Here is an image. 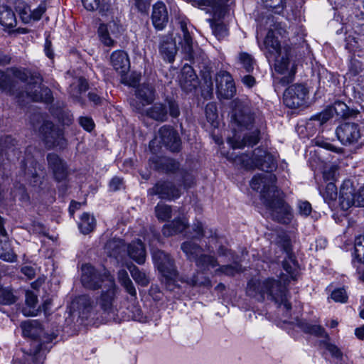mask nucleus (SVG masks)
I'll return each mask as SVG.
<instances>
[{"label": "nucleus", "mask_w": 364, "mask_h": 364, "mask_svg": "<svg viewBox=\"0 0 364 364\" xmlns=\"http://www.w3.org/2000/svg\"><path fill=\"white\" fill-rule=\"evenodd\" d=\"M183 280L186 282L188 284L191 286H203L205 287H211V282L207 277H203L201 279H199L198 275H193L191 277H186L183 278Z\"/></svg>", "instance_id": "nucleus-49"}, {"label": "nucleus", "mask_w": 364, "mask_h": 364, "mask_svg": "<svg viewBox=\"0 0 364 364\" xmlns=\"http://www.w3.org/2000/svg\"><path fill=\"white\" fill-rule=\"evenodd\" d=\"M297 208L299 215L304 217L309 216L312 211L311 203L306 200L299 201Z\"/></svg>", "instance_id": "nucleus-57"}, {"label": "nucleus", "mask_w": 364, "mask_h": 364, "mask_svg": "<svg viewBox=\"0 0 364 364\" xmlns=\"http://www.w3.org/2000/svg\"><path fill=\"white\" fill-rule=\"evenodd\" d=\"M154 168L166 173H173L179 168V164L176 160L166 157H154L152 159Z\"/></svg>", "instance_id": "nucleus-26"}, {"label": "nucleus", "mask_w": 364, "mask_h": 364, "mask_svg": "<svg viewBox=\"0 0 364 364\" xmlns=\"http://www.w3.org/2000/svg\"><path fill=\"white\" fill-rule=\"evenodd\" d=\"M284 252L286 257L283 261V268L290 275L292 279H296L298 264L295 257L287 247L284 248Z\"/></svg>", "instance_id": "nucleus-34"}, {"label": "nucleus", "mask_w": 364, "mask_h": 364, "mask_svg": "<svg viewBox=\"0 0 364 364\" xmlns=\"http://www.w3.org/2000/svg\"><path fill=\"white\" fill-rule=\"evenodd\" d=\"M118 280L120 284L124 288L126 291L132 296L136 297V291L133 282L129 277L128 273L124 269L118 272Z\"/></svg>", "instance_id": "nucleus-40"}, {"label": "nucleus", "mask_w": 364, "mask_h": 364, "mask_svg": "<svg viewBox=\"0 0 364 364\" xmlns=\"http://www.w3.org/2000/svg\"><path fill=\"white\" fill-rule=\"evenodd\" d=\"M132 315L130 316L132 319L139 321L145 322L146 321V316H144L142 310L138 305H132L129 308Z\"/></svg>", "instance_id": "nucleus-53"}, {"label": "nucleus", "mask_w": 364, "mask_h": 364, "mask_svg": "<svg viewBox=\"0 0 364 364\" xmlns=\"http://www.w3.org/2000/svg\"><path fill=\"white\" fill-rule=\"evenodd\" d=\"M264 45L265 55L269 61H274V70L277 73H284L289 65L290 53L287 48H282L279 41L275 37L272 30L268 31Z\"/></svg>", "instance_id": "nucleus-5"}, {"label": "nucleus", "mask_w": 364, "mask_h": 364, "mask_svg": "<svg viewBox=\"0 0 364 364\" xmlns=\"http://www.w3.org/2000/svg\"><path fill=\"white\" fill-rule=\"evenodd\" d=\"M187 227L188 223L185 220L176 218L171 223L164 225L162 233L166 237H171L183 232Z\"/></svg>", "instance_id": "nucleus-30"}, {"label": "nucleus", "mask_w": 364, "mask_h": 364, "mask_svg": "<svg viewBox=\"0 0 364 364\" xmlns=\"http://www.w3.org/2000/svg\"><path fill=\"white\" fill-rule=\"evenodd\" d=\"M129 256L139 264L144 263L146 251L141 240L132 242L127 247Z\"/></svg>", "instance_id": "nucleus-28"}, {"label": "nucleus", "mask_w": 364, "mask_h": 364, "mask_svg": "<svg viewBox=\"0 0 364 364\" xmlns=\"http://www.w3.org/2000/svg\"><path fill=\"white\" fill-rule=\"evenodd\" d=\"M282 77L274 76L273 85L276 91L292 82L296 73V65L289 60V65L284 73H278Z\"/></svg>", "instance_id": "nucleus-22"}, {"label": "nucleus", "mask_w": 364, "mask_h": 364, "mask_svg": "<svg viewBox=\"0 0 364 364\" xmlns=\"http://www.w3.org/2000/svg\"><path fill=\"white\" fill-rule=\"evenodd\" d=\"M168 108L171 117L177 118L180 115L178 105L173 100H167L166 104L155 103L146 109V115L157 122H166L168 119Z\"/></svg>", "instance_id": "nucleus-8"}, {"label": "nucleus", "mask_w": 364, "mask_h": 364, "mask_svg": "<svg viewBox=\"0 0 364 364\" xmlns=\"http://www.w3.org/2000/svg\"><path fill=\"white\" fill-rule=\"evenodd\" d=\"M95 225V218L89 213H85L81 216L78 226L83 234H88L94 230Z\"/></svg>", "instance_id": "nucleus-41"}, {"label": "nucleus", "mask_w": 364, "mask_h": 364, "mask_svg": "<svg viewBox=\"0 0 364 364\" xmlns=\"http://www.w3.org/2000/svg\"><path fill=\"white\" fill-rule=\"evenodd\" d=\"M338 139L344 146L353 145L358 142L361 136L359 125L354 122H345L336 129Z\"/></svg>", "instance_id": "nucleus-11"}, {"label": "nucleus", "mask_w": 364, "mask_h": 364, "mask_svg": "<svg viewBox=\"0 0 364 364\" xmlns=\"http://www.w3.org/2000/svg\"><path fill=\"white\" fill-rule=\"evenodd\" d=\"M181 84L183 89L191 91L197 87V77L189 66H184L182 73Z\"/></svg>", "instance_id": "nucleus-32"}, {"label": "nucleus", "mask_w": 364, "mask_h": 364, "mask_svg": "<svg viewBox=\"0 0 364 364\" xmlns=\"http://www.w3.org/2000/svg\"><path fill=\"white\" fill-rule=\"evenodd\" d=\"M151 18L156 30L161 31L166 26L168 14L166 5L162 1H158L153 5Z\"/></svg>", "instance_id": "nucleus-21"}, {"label": "nucleus", "mask_w": 364, "mask_h": 364, "mask_svg": "<svg viewBox=\"0 0 364 364\" xmlns=\"http://www.w3.org/2000/svg\"><path fill=\"white\" fill-rule=\"evenodd\" d=\"M154 262L167 282L174 281L178 276L174 259L164 251L156 250L152 252Z\"/></svg>", "instance_id": "nucleus-7"}, {"label": "nucleus", "mask_w": 364, "mask_h": 364, "mask_svg": "<svg viewBox=\"0 0 364 364\" xmlns=\"http://www.w3.org/2000/svg\"><path fill=\"white\" fill-rule=\"evenodd\" d=\"M39 132L48 148L51 149L55 146L63 148L65 145L62 129L54 126L52 122H44Z\"/></svg>", "instance_id": "nucleus-9"}, {"label": "nucleus", "mask_w": 364, "mask_h": 364, "mask_svg": "<svg viewBox=\"0 0 364 364\" xmlns=\"http://www.w3.org/2000/svg\"><path fill=\"white\" fill-rule=\"evenodd\" d=\"M171 207L164 203H158L155 207V214L160 221H166L171 218Z\"/></svg>", "instance_id": "nucleus-42"}, {"label": "nucleus", "mask_w": 364, "mask_h": 364, "mask_svg": "<svg viewBox=\"0 0 364 364\" xmlns=\"http://www.w3.org/2000/svg\"><path fill=\"white\" fill-rule=\"evenodd\" d=\"M308 95L307 88L301 84L289 86L284 93V103L289 108H297L304 105Z\"/></svg>", "instance_id": "nucleus-12"}, {"label": "nucleus", "mask_w": 364, "mask_h": 364, "mask_svg": "<svg viewBox=\"0 0 364 364\" xmlns=\"http://www.w3.org/2000/svg\"><path fill=\"white\" fill-rule=\"evenodd\" d=\"M148 194L157 195L161 199L171 200L178 198L181 196V191L172 182L161 181L148 190Z\"/></svg>", "instance_id": "nucleus-17"}, {"label": "nucleus", "mask_w": 364, "mask_h": 364, "mask_svg": "<svg viewBox=\"0 0 364 364\" xmlns=\"http://www.w3.org/2000/svg\"><path fill=\"white\" fill-rule=\"evenodd\" d=\"M131 275L134 280L142 287H146L150 282L149 277L144 273L141 272L136 267H134L130 269Z\"/></svg>", "instance_id": "nucleus-46"}, {"label": "nucleus", "mask_w": 364, "mask_h": 364, "mask_svg": "<svg viewBox=\"0 0 364 364\" xmlns=\"http://www.w3.org/2000/svg\"><path fill=\"white\" fill-rule=\"evenodd\" d=\"M231 114L232 135L228 143L232 149L253 146L260 139V129L255 122V114L245 102L236 100Z\"/></svg>", "instance_id": "nucleus-2"}, {"label": "nucleus", "mask_w": 364, "mask_h": 364, "mask_svg": "<svg viewBox=\"0 0 364 364\" xmlns=\"http://www.w3.org/2000/svg\"><path fill=\"white\" fill-rule=\"evenodd\" d=\"M30 82L26 85V96L33 102H51L53 97L51 90L46 87H41V80H34L31 78Z\"/></svg>", "instance_id": "nucleus-15"}, {"label": "nucleus", "mask_w": 364, "mask_h": 364, "mask_svg": "<svg viewBox=\"0 0 364 364\" xmlns=\"http://www.w3.org/2000/svg\"><path fill=\"white\" fill-rule=\"evenodd\" d=\"M236 165L246 169L258 168L265 172L253 177L251 181L252 189L261 192V198L266 208L269 210L273 220L283 224H288L292 219L290 207L282 198V193L275 186L276 176L271 173L277 168V163L272 154L264 149L257 148L251 156L247 154L240 156H228Z\"/></svg>", "instance_id": "nucleus-1"}, {"label": "nucleus", "mask_w": 364, "mask_h": 364, "mask_svg": "<svg viewBox=\"0 0 364 364\" xmlns=\"http://www.w3.org/2000/svg\"><path fill=\"white\" fill-rule=\"evenodd\" d=\"M7 73H11L14 77L22 82L27 81L29 77L28 73L23 68H12L8 70Z\"/></svg>", "instance_id": "nucleus-55"}, {"label": "nucleus", "mask_w": 364, "mask_h": 364, "mask_svg": "<svg viewBox=\"0 0 364 364\" xmlns=\"http://www.w3.org/2000/svg\"><path fill=\"white\" fill-rule=\"evenodd\" d=\"M111 63L114 70L122 75L126 74L130 68L128 55L122 50L114 51L112 54Z\"/></svg>", "instance_id": "nucleus-23"}, {"label": "nucleus", "mask_w": 364, "mask_h": 364, "mask_svg": "<svg viewBox=\"0 0 364 364\" xmlns=\"http://www.w3.org/2000/svg\"><path fill=\"white\" fill-rule=\"evenodd\" d=\"M88 88L86 80L82 77H75L70 85L68 92L71 97L78 100L80 95L85 92Z\"/></svg>", "instance_id": "nucleus-31"}, {"label": "nucleus", "mask_w": 364, "mask_h": 364, "mask_svg": "<svg viewBox=\"0 0 364 364\" xmlns=\"http://www.w3.org/2000/svg\"><path fill=\"white\" fill-rule=\"evenodd\" d=\"M324 344L326 350H328L330 352L332 356L338 359L342 358L343 353L336 346L329 343H324Z\"/></svg>", "instance_id": "nucleus-62"}, {"label": "nucleus", "mask_w": 364, "mask_h": 364, "mask_svg": "<svg viewBox=\"0 0 364 364\" xmlns=\"http://www.w3.org/2000/svg\"><path fill=\"white\" fill-rule=\"evenodd\" d=\"M0 24L5 28H14L16 25L14 12L7 6L0 7Z\"/></svg>", "instance_id": "nucleus-38"}, {"label": "nucleus", "mask_w": 364, "mask_h": 364, "mask_svg": "<svg viewBox=\"0 0 364 364\" xmlns=\"http://www.w3.org/2000/svg\"><path fill=\"white\" fill-rule=\"evenodd\" d=\"M107 254L118 259L125 252V245L120 239H112L109 240L105 247Z\"/></svg>", "instance_id": "nucleus-29"}, {"label": "nucleus", "mask_w": 364, "mask_h": 364, "mask_svg": "<svg viewBox=\"0 0 364 364\" xmlns=\"http://www.w3.org/2000/svg\"><path fill=\"white\" fill-rule=\"evenodd\" d=\"M205 112L209 122L213 123L218 118L217 107L213 103H208L205 106Z\"/></svg>", "instance_id": "nucleus-54"}, {"label": "nucleus", "mask_w": 364, "mask_h": 364, "mask_svg": "<svg viewBox=\"0 0 364 364\" xmlns=\"http://www.w3.org/2000/svg\"><path fill=\"white\" fill-rule=\"evenodd\" d=\"M16 296L11 289L0 287V304L11 305L16 302Z\"/></svg>", "instance_id": "nucleus-45"}, {"label": "nucleus", "mask_w": 364, "mask_h": 364, "mask_svg": "<svg viewBox=\"0 0 364 364\" xmlns=\"http://www.w3.org/2000/svg\"><path fill=\"white\" fill-rule=\"evenodd\" d=\"M159 52L163 59L168 63H173L178 51L175 38L171 35L163 36L160 38Z\"/></svg>", "instance_id": "nucleus-19"}, {"label": "nucleus", "mask_w": 364, "mask_h": 364, "mask_svg": "<svg viewBox=\"0 0 364 364\" xmlns=\"http://www.w3.org/2000/svg\"><path fill=\"white\" fill-rule=\"evenodd\" d=\"M346 48L350 52H355L358 48V41L354 37L348 36L346 38Z\"/></svg>", "instance_id": "nucleus-64"}, {"label": "nucleus", "mask_w": 364, "mask_h": 364, "mask_svg": "<svg viewBox=\"0 0 364 364\" xmlns=\"http://www.w3.org/2000/svg\"><path fill=\"white\" fill-rule=\"evenodd\" d=\"M14 87L13 80L8 73L0 70V89L11 92Z\"/></svg>", "instance_id": "nucleus-48"}, {"label": "nucleus", "mask_w": 364, "mask_h": 364, "mask_svg": "<svg viewBox=\"0 0 364 364\" xmlns=\"http://www.w3.org/2000/svg\"><path fill=\"white\" fill-rule=\"evenodd\" d=\"M180 27L181 30V34L183 39L181 41V48L183 52L185 53V58L186 60H191L193 58V41L192 38L188 31L186 22L181 21Z\"/></svg>", "instance_id": "nucleus-27"}, {"label": "nucleus", "mask_w": 364, "mask_h": 364, "mask_svg": "<svg viewBox=\"0 0 364 364\" xmlns=\"http://www.w3.org/2000/svg\"><path fill=\"white\" fill-rule=\"evenodd\" d=\"M107 276L112 277L106 269L99 271L90 264H85L81 267L80 281L82 286L87 289L97 290L105 287Z\"/></svg>", "instance_id": "nucleus-6"}, {"label": "nucleus", "mask_w": 364, "mask_h": 364, "mask_svg": "<svg viewBox=\"0 0 364 364\" xmlns=\"http://www.w3.org/2000/svg\"><path fill=\"white\" fill-rule=\"evenodd\" d=\"M355 260L364 262V235H360L355 240Z\"/></svg>", "instance_id": "nucleus-50"}, {"label": "nucleus", "mask_w": 364, "mask_h": 364, "mask_svg": "<svg viewBox=\"0 0 364 364\" xmlns=\"http://www.w3.org/2000/svg\"><path fill=\"white\" fill-rule=\"evenodd\" d=\"M238 60L247 73H252L253 71L255 61L251 55L247 53L241 52L239 53Z\"/></svg>", "instance_id": "nucleus-44"}, {"label": "nucleus", "mask_w": 364, "mask_h": 364, "mask_svg": "<svg viewBox=\"0 0 364 364\" xmlns=\"http://www.w3.org/2000/svg\"><path fill=\"white\" fill-rule=\"evenodd\" d=\"M242 271V267L240 264L235 262L234 264L220 266L215 270L216 274L223 273L226 275L233 276L235 274Z\"/></svg>", "instance_id": "nucleus-47"}, {"label": "nucleus", "mask_w": 364, "mask_h": 364, "mask_svg": "<svg viewBox=\"0 0 364 364\" xmlns=\"http://www.w3.org/2000/svg\"><path fill=\"white\" fill-rule=\"evenodd\" d=\"M24 336L33 339L38 338L39 341H34L32 343L33 350L30 353L23 356L22 364H43V355L45 351H49L52 347L50 343L54 340L58 334L55 332L48 333L44 331L41 324L37 321H28L21 324Z\"/></svg>", "instance_id": "nucleus-3"}, {"label": "nucleus", "mask_w": 364, "mask_h": 364, "mask_svg": "<svg viewBox=\"0 0 364 364\" xmlns=\"http://www.w3.org/2000/svg\"><path fill=\"white\" fill-rule=\"evenodd\" d=\"M80 314L83 318H88L95 307V302L87 295H82L77 299Z\"/></svg>", "instance_id": "nucleus-36"}, {"label": "nucleus", "mask_w": 364, "mask_h": 364, "mask_svg": "<svg viewBox=\"0 0 364 364\" xmlns=\"http://www.w3.org/2000/svg\"><path fill=\"white\" fill-rule=\"evenodd\" d=\"M193 5L200 6H210L215 13L221 14L228 4L229 0H188Z\"/></svg>", "instance_id": "nucleus-33"}, {"label": "nucleus", "mask_w": 364, "mask_h": 364, "mask_svg": "<svg viewBox=\"0 0 364 364\" xmlns=\"http://www.w3.org/2000/svg\"><path fill=\"white\" fill-rule=\"evenodd\" d=\"M181 249L186 254L188 259H193L195 262L203 252L202 247L193 241L183 242L181 245Z\"/></svg>", "instance_id": "nucleus-37"}, {"label": "nucleus", "mask_w": 364, "mask_h": 364, "mask_svg": "<svg viewBox=\"0 0 364 364\" xmlns=\"http://www.w3.org/2000/svg\"><path fill=\"white\" fill-rule=\"evenodd\" d=\"M118 26L114 22H109L107 24H100L98 28V33L102 43L107 46H112L114 43L111 35L115 36Z\"/></svg>", "instance_id": "nucleus-25"}, {"label": "nucleus", "mask_w": 364, "mask_h": 364, "mask_svg": "<svg viewBox=\"0 0 364 364\" xmlns=\"http://www.w3.org/2000/svg\"><path fill=\"white\" fill-rule=\"evenodd\" d=\"M196 266L203 272L219 265L216 258L212 255L201 254L196 262Z\"/></svg>", "instance_id": "nucleus-39"}, {"label": "nucleus", "mask_w": 364, "mask_h": 364, "mask_svg": "<svg viewBox=\"0 0 364 364\" xmlns=\"http://www.w3.org/2000/svg\"><path fill=\"white\" fill-rule=\"evenodd\" d=\"M47 161L56 180L60 181L66 177L65 166L57 154L53 153L48 154L47 155Z\"/></svg>", "instance_id": "nucleus-24"}, {"label": "nucleus", "mask_w": 364, "mask_h": 364, "mask_svg": "<svg viewBox=\"0 0 364 364\" xmlns=\"http://www.w3.org/2000/svg\"><path fill=\"white\" fill-rule=\"evenodd\" d=\"M246 291L249 296L259 301H263L267 295L268 299L279 306L284 305L287 310L291 309V304L287 300L286 287L278 280L267 279L261 282L252 279L248 282Z\"/></svg>", "instance_id": "nucleus-4"}, {"label": "nucleus", "mask_w": 364, "mask_h": 364, "mask_svg": "<svg viewBox=\"0 0 364 364\" xmlns=\"http://www.w3.org/2000/svg\"><path fill=\"white\" fill-rule=\"evenodd\" d=\"M158 141L171 151H177L181 146V139L176 130L170 126L164 125L161 127L155 139L149 144L150 148Z\"/></svg>", "instance_id": "nucleus-13"}, {"label": "nucleus", "mask_w": 364, "mask_h": 364, "mask_svg": "<svg viewBox=\"0 0 364 364\" xmlns=\"http://www.w3.org/2000/svg\"><path fill=\"white\" fill-rule=\"evenodd\" d=\"M136 97L140 101L132 104L136 111L141 112L144 107L151 105L155 100V89L151 84L143 83L136 90Z\"/></svg>", "instance_id": "nucleus-18"}, {"label": "nucleus", "mask_w": 364, "mask_h": 364, "mask_svg": "<svg viewBox=\"0 0 364 364\" xmlns=\"http://www.w3.org/2000/svg\"><path fill=\"white\" fill-rule=\"evenodd\" d=\"M363 70V64L360 61L355 58H352L349 65V73L352 75H356Z\"/></svg>", "instance_id": "nucleus-61"}, {"label": "nucleus", "mask_w": 364, "mask_h": 364, "mask_svg": "<svg viewBox=\"0 0 364 364\" xmlns=\"http://www.w3.org/2000/svg\"><path fill=\"white\" fill-rule=\"evenodd\" d=\"M217 94L219 97L224 99L232 98L235 92L236 87L232 75L227 71H220L215 77Z\"/></svg>", "instance_id": "nucleus-14"}, {"label": "nucleus", "mask_w": 364, "mask_h": 364, "mask_svg": "<svg viewBox=\"0 0 364 364\" xmlns=\"http://www.w3.org/2000/svg\"><path fill=\"white\" fill-rule=\"evenodd\" d=\"M331 298L336 302L345 303L347 301L348 296L343 288H339L332 292Z\"/></svg>", "instance_id": "nucleus-59"}, {"label": "nucleus", "mask_w": 364, "mask_h": 364, "mask_svg": "<svg viewBox=\"0 0 364 364\" xmlns=\"http://www.w3.org/2000/svg\"><path fill=\"white\" fill-rule=\"evenodd\" d=\"M4 245H5V247H1L3 252H0V258L4 261L9 262H15L17 258L16 255L11 250H7V249H8V247H6L7 242L6 244L4 243Z\"/></svg>", "instance_id": "nucleus-58"}, {"label": "nucleus", "mask_w": 364, "mask_h": 364, "mask_svg": "<svg viewBox=\"0 0 364 364\" xmlns=\"http://www.w3.org/2000/svg\"><path fill=\"white\" fill-rule=\"evenodd\" d=\"M337 195V188L334 183H328L326 186L325 191L323 193V197L324 200L327 202L333 201L336 199Z\"/></svg>", "instance_id": "nucleus-51"}, {"label": "nucleus", "mask_w": 364, "mask_h": 364, "mask_svg": "<svg viewBox=\"0 0 364 364\" xmlns=\"http://www.w3.org/2000/svg\"><path fill=\"white\" fill-rule=\"evenodd\" d=\"M80 125L87 131L90 132L94 128V122L90 117H82L79 119Z\"/></svg>", "instance_id": "nucleus-63"}, {"label": "nucleus", "mask_w": 364, "mask_h": 364, "mask_svg": "<svg viewBox=\"0 0 364 364\" xmlns=\"http://www.w3.org/2000/svg\"><path fill=\"white\" fill-rule=\"evenodd\" d=\"M193 230L196 233V236L194 237L196 239H201L203 236H208L207 235V227L204 228L203 224L197 221L193 225Z\"/></svg>", "instance_id": "nucleus-60"}, {"label": "nucleus", "mask_w": 364, "mask_h": 364, "mask_svg": "<svg viewBox=\"0 0 364 364\" xmlns=\"http://www.w3.org/2000/svg\"><path fill=\"white\" fill-rule=\"evenodd\" d=\"M339 200L341 208L345 210L353 205L357 206L356 191L350 181H345L341 187Z\"/></svg>", "instance_id": "nucleus-20"}, {"label": "nucleus", "mask_w": 364, "mask_h": 364, "mask_svg": "<svg viewBox=\"0 0 364 364\" xmlns=\"http://www.w3.org/2000/svg\"><path fill=\"white\" fill-rule=\"evenodd\" d=\"M298 326L305 333L314 335L317 337H321L329 339L328 334L326 332L324 328L319 325H311L304 321H299L297 323Z\"/></svg>", "instance_id": "nucleus-35"}, {"label": "nucleus", "mask_w": 364, "mask_h": 364, "mask_svg": "<svg viewBox=\"0 0 364 364\" xmlns=\"http://www.w3.org/2000/svg\"><path fill=\"white\" fill-rule=\"evenodd\" d=\"M98 300L102 310L107 314L114 313V303L117 293L114 278L107 276L106 285L103 287Z\"/></svg>", "instance_id": "nucleus-10"}, {"label": "nucleus", "mask_w": 364, "mask_h": 364, "mask_svg": "<svg viewBox=\"0 0 364 364\" xmlns=\"http://www.w3.org/2000/svg\"><path fill=\"white\" fill-rule=\"evenodd\" d=\"M37 296L32 291H27L26 293V304L30 308H23V313L25 316H34L36 315L35 307L37 303Z\"/></svg>", "instance_id": "nucleus-43"}, {"label": "nucleus", "mask_w": 364, "mask_h": 364, "mask_svg": "<svg viewBox=\"0 0 364 364\" xmlns=\"http://www.w3.org/2000/svg\"><path fill=\"white\" fill-rule=\"evenodd\" d=\"M337 166L334 165L326 166L323 171V179L326 181L333 182L336 178Z\"/></svg>", "instance_id": "nucleus-56"}, {"label": "nucleus", "mask_w": 364, "mask_h": 364, "mask_svg": "<svg viewBox=\"0 0 364 364\" xmlns=\"http://www.w3.org/2000/svg\"><path fill=\"white\" fill-rule=\"evenodd\" d=\"M264 6L279 14L284 7V0H262Z\"/></svg>", "instance_id": "nucleus-52"}, {"label": "nucleus", "mask_w": 364, "mask_h": 364, "mask_svg": "<svg viewBox=\"0 0 364 364\" xmlns=\"http://www.w3.org/2000/svg\"><path fill=\"white\" fill-rule=\"evenodd\" d=\"M350 111L348 107L343 102H336L332 107L326 108L322 112L311 117V120L319 122V124L322 125L333 117L335 113L338 117L346 118L350 115Z\"/></svg>", "instance_id": "nucleus-16"}]
</instances>
